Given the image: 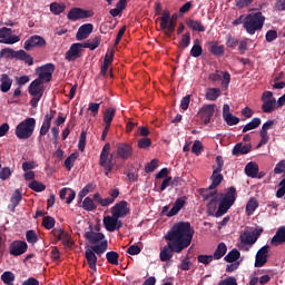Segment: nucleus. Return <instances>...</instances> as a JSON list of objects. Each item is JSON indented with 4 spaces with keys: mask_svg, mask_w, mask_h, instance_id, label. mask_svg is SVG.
<instances>
[{
    "mask_svg": "<svg viewBox=\"0 0 285 285\" xmlns=\"http://www.w3.org/2000/svg\"><path fill=\"white\" fill-rule=\"evenodd\" d=\"M194 235L195 229H193L190 223L180 222L174 225L165 236L168 243L160 250V261L170 262L173 259V253H181V250L188 248Z\"/></svg>",
    "mask_w": 285,
    "mask_h": 285,
    "instance_id": "1",
    "label": "nucleus"
},
{
    "mask_svg": "<svg viewBox=\"0 0 285 285\" xmlns=\"http://www.w3.org/2000/svg\"><path fill=\"white\" fill-rule=\"evenodd\" d=\"M35 128H37V119L26 118L16 126L14 135L18 139H30L35 135Z\"/></svg>",
    "mask_w": 285,
    "mask_h": 285,
    "instance_id": "2",
    "label": "nucleus"
},
{
    "mask_svg": "<svg viewBox=\"0 0 285 285\" xmlns=\"http://www.w3.org/2000/svg\"><path fill=\"white\" fill-rule=\"evenodd\" d=\"M85 237L90 242V244H96L91 247V250L97 255H102V253L108 250V240H106V236H104V234L90 230L85 233Z\"/></svg>",
    "mask_w": 285,
    "mask_h": 285,
    "instance_id": "3",
    "label": "nucleus"
},
{
    "mask_svg": "<svg viewBox=\"0 0 285 285\" xmlns=\"http://www.w3.org/2000/svg\"><path fill=\"white\" fill-rule=\"evenodd\" d=\"M264 21H266V18L262 12H256L247 14L243 24L248 35H255L257 30H262V28H264Z\"/></svg>",
    "mask_w": 285,
    "mask_h": 285,
    "instance_id": "4",
    "label": "nucleus"
},
{
    "mask_svg": "<svg viewBox=\"0 0 285 285\" xmlns=\"http://www.w3.org/2000/svg\"><path fill=\"white\" fill-rule=\"evenodd\" d=\"M28 92L31 97L30 106L37 108L39 106V101H41V97H43V92H46V86L41 79L33 80L29 87Z\"/></svg>",
    "mask_w": 285,
    "mask_h": 285,
    "instance_id": "5",
    "label": "nucleus"
},
{
    "mask_svg": "<svg viewBox=\"0 0 285 285\" xmlns=\"http://www.w3.org/2000/svg\"><path fill=\"white\" fill-rule=\"evenodd\" d=\"M233 204H235V187H229L226 194L220 195V204L216 212V217L226 215Z\"/></svg>",
    "mask_w": 285,
    "mask_h": 285,
    "instance_id": "6",
    "label": "nucleus"
},
{
    "mask_svg": "<svg viewBox=\"0 0 285 285\" xmlns=\"http://www.w3.org/2000/svg\"><path fill=\"white\" fill-rule=\"evenodd\" d=\"M99 166L104 168L106 177L110 175L112 168H115V163H112V154H110V144L107 142L100 153Z\"/></svg>",
    "mask_w": 285,
    "mask_h": 285,
    "instance_id": "7",
    "label": "nucleus"
},
{
    "mask_svg": "<svg viewBox=\"0 0 285 285\" xmlns=\"http://www.w3.org/2000/svg\"><path fill=\"white\" fill-rule=\"evenodd\" d=\"M264 233V229L257 227H246L244 232L240 234V244L243 246H253L257 239H259V235Z\"/></svg>",
    "mask_w": 285,
    "mask_h": 285,
    "instance_id": "8",
    "label": "nucleus"
},
{
    "mask_svg": "<svg viewBox=\"0 0 285 285\" xmlns=\"http://www.w3.org/2000/svg\"><path fill=\"white\" fill-rule=\"evenodd\" d=\"M19 41H21V37L12 35V29L8 27L0 28V43L13 46V43H19Z\"/></svg>",
    "mask_w": 285,
    "mask_h": 285,
    "instance_id": "9",
    "label": "nucleus"
},
{
    "mask_svg": "<svg viewBox=\"0 0 285 285\" xmlns=\"http://www.w3.org/2000/svg\"><path fill=\"white\" fill-rule=\"evenodd\" d=\"M262 110L264 112H274L277 108V100L273 97L272 91H265L262 96Z\"/></svg>",
    "mask_w": 285,
    "mask_h": 285,
    "instance_id": "10",
    "label": "nucleus"
},
{
    "mask_svg": "<svg viewBox=\"0 0 285 285\" xmlns=\"http://www.w3.org/2000/svg\"><path fill=\"white\" fill-rule=\"evenodd\" d=\"M36 72L38 75L37 79H40L42 83H48V81L52 79V72H55V65L47 63L42 67L37 68Z\"/></svg>",
    "mask_w": 285,
    "mask_h": 285,
    "instance_id": "11",
    "label": "nucleus"
},
{
    "mask_svg": "<svg viewBox=\"0 0 285 285\" xmlns=\"http://www.w3.org/2000/svg\"><path fill=\"white\" fill-rule=\"evenodd\" d=\"M95 14L91 10H83L81 8L71 9L67 17L70 21H79V19H90Z\"/></svg>",
    "mask_w": 285,
    "mask_h": 285,
    "instance_id": "12",
    "label": "nucleus"
},
{
    "mask_svg": "<svg viewBox=\"0 0 285 285\" xmlns=\"http://www.w3.org/2000/svg\"><path fill=\"white\" fill-rule=\"evenodd\" d=\"M102 224L108 233H115V230H119V228H121V220H119V218L112 214L111 216H105Z\"/></svg>",
    "mask_w": 285,
    "mask_h": 285,
    "instance_id": "13",
    "label": "nucleus"
},
{
    "mask_svg": "<svg viewBox=\"0 0 285 285\" xmlns=\"http://www.w3.org/2000/svg\"><path fill=\"white\" fill-rule=\"evenodd\" d=\"M130 213V205L128 202H119L111 208V215L116 216L118 219L126 217Z\"/></svg>",
    "mask_w": 285,
    "mask_h": 285,
    "instance_id": "14",
    "label": "nucleus"
},
{
    "mask_svg": "<svg viewBox=\"0 0 285 285\" xmlns=\"http://www.w3.org/2000/svg\"><path fill=\"white\" fill-rule=\"evenodd\" d=\"M208 79L214 82L220 81L223 88H228L230 85V73L226 71L217 70L214 73H210Z\"/></svg>",
    "mask_w": 285,
    "mask_h": 285,
    "instance_id": "15",
    "label": "nucleus"
},
{
    "mask_svg": "<svg viewBox=\"0 0 285 285\" xmlns=\"http://www.w3.org/2000/svg\"><path fill=\"white\" fill-rule=\"evenodd\" d=\"M268 250H271V247L268 245H265L261 249H258L255 257V268H262V266H264V264L268 262Z\"/></svg>",
    "mask_w": 285,
    "mask_h": 285,
    "instance_id": "16",
    "label": "nucleus"
},
{
    "mask_svg": "<svg viewBox=\"0 0 285 285\" xmlns=\"http://www.w3.org/2000/svg\"><path fill=\"white\" fill-rule=\"evenodd\" d=\"M198 115L204 124H210V119H213V115H215V105L203 106Z\"/></svg>",
    "mask_w": 285,
    "mask_h": 285,
    "instance_id": "17",
    "label": "nucleus"
},
{
    "mask_svg": "<svg viewBox=\"0 0 285 285\" xmlns=\"http://www.w3.org/2000/svg\"><path fill=\"white\" fill-rule=\"evenodd\" d=\"M83 45L81 43H73L69 48V50L66 52V59L67 61H75L76 59H79L81 57V50H83Z\"/></svg>",
    "mask_w": 285,
    "mask_h": 285,
    "instance_id": "18",
    "label": "nucleus"
},
{
    "mask_svg": "<svg viewBox=\"0 0 285 285\" xmlns=\"http://www.w3.org/2000/svg\"><path fill=\"white\" fill-rule=\"evenodd\" d=\"M46 46V40L41 36H33L29 38L24 45V50H32V48H43Z\"/></svg>",
    "mask_w": 285,
    "mask_h": 285,
    "instance_id": "19",
    "label": "nucleus"
},
{
    "mask_svg": "<svg viewBox=\"0 0 285 285\" xmlns=\"http://www.w3.org/2000/svg\"><path fill=\"white\" fill-rule=\"evenodd\" d=\"M28 250V244L22 240H16L10 246L11 255L19 256L23 255Z\"/></svg>",
    "mask_w": 285,
    "mask_h": 285,
    "instance_id": "20",
    "label": "nucleus"
},
{
    "mask_svg": "<svg viewBox=\"0 0 285 285\" xmlns=\"http://www.w3.org/2000/svg\"><path fill=\"white\" fill-rule=\"evenodd\" d=\"M117 157H119V159H130V157H132V147L128 144L118 145Z\"/></svg>",
    "mask_w": 285,
    "mask_h": 285,
    "instance_id": "21",
    "label": "nucleus"
},
{
    "mask_svg": "<svg viewBox=\"0 0 285 285\" xmlns=\"http://www.w3.org/2000/svg\"><path fill=\"white\" fill-rule=\"evenodd\" d=\"M92 24L91 23H85L82 24L76 35V38L78 41H83V39H88V37H90V35H92Z\"/></svg>",
    "mask_w": 285,
    "mask_h": 285,
    "instance_id": "22",
    "label": "nucleus"
},
{
    "mask_svg": "<svg viewBox=\"0 0 285 285\" xmlns=\"http://www.w3.org/2000/svg\"><path fill=\"white\" fill-rule=\"evenodd\" d=\"M52 119H55V111H50L49 114H47L45 116V120H43L42 126L40 128L41 137L48 135V132L50 130V126L52 124Z\"/></svg>",
    "mask_w": 285,
    "mask_h": 285,
    "instance_id": "23",
    "label": "nucleus"
},
{
    "mask_svg": "<svg viewBox=\"0 0 285 285\" xmlns=\"http://www.w3.org/2000/svg\"><path fill=\"white\" fill-rule=\"evenodd\" d=\"M272 246H282L285 244V227L282 226L276 230V234L271 239Z\"/></svg>",
    "mask_w": 285,
    "mask_h": 285,
    "instance_id": "24",
    "label": "nucleus"
},
{
    "mask_svg": "<svg viewBox=\"0 0 285 285\" xmlns=\"http://www.w3.org/2000/svg\"><path fill=\"white\" fill-rule=\"evenodd\" d=\"M186 206V197H180L177 198L176 202L174 203V206L168 212L167 217H175Z\"/></svg>",
    "mask_w": 285,
    "mask_h": 285,
    "instance_id": "25",
    "label": "nucleus"
},
{
    "mask_svg": "<svg viewBox=\"0 0 285 285\" xmlns=\"http://www.w3.org/2000/svg\"><path fill=\"white\" fill-rule=\"evenodd\" d=\"M115 115H117V110L112 107H109L105 110L102 115V121L107 128H110L112 125V120L115 119Z\"/></svg>",
    "mask_w": 285,
    "mask_h": 285,
    "instance_id": "26",
    "label": "nucleus"
},
{
    "mask_svg": "<svg viewBox=\"0 0 285 285\" xmlns=\"http://www.w3.org/2000/svg\"><path fill=\"white\" fill-rule=\"evenodd\" d=\"M95 250L87 249L85 253V257L87 259V264L91 271H97V255H95Z\"/></svg>",
    "mask_w": 285,
    "mask_h": 285,
    "instance_id": "27",
    "label": "nucleus"
},
{
    "mask_svg": "<svg viewBox=\"0 0 285 285\" xmlns=\"http://www.w3.org/2000/svg\"><path fill=\"white\" fill-rule=\"evenodd\" d=\"M222 97V89L219 88H208L206 89L205 98L207 101H217Z\"/></svg>",
    "mask_w": 285,
    "mask_h": 285,
    "instance_id": "28",
    "label": "nucleus"
},
{
    "mask_svg": "<svg viewBox=\"0 0 285 285\" xmlns=\"http://www.w3.org/2000/svg\"><path fill=\"white\" fill-rule=\"evenodd\" d=\"M0 81H1V85H0L1 92H8L10 88H12V79L7 73H3L1 76Z\"/></svg>",
    "mask_w": 285,
    "mask_h": 285,
    "instance_id": "29",
    "label": "nucleus"
},
{
    "mask_svg": "<svg viewBox=\"0 0 285 285\" xmlns=\"http://www.w3.org/2000/svg\"><path fill=\"white\" fill-rule=\"evenodd\" d=\"M245 173L247 177H257V174L259 173V166L256 163H248L245 167Z\"/></svg>",
    "mask_w": 285,
    "mask_h": 285,
    "instance_id": "30",
    "label": "nucleus"
},
{
    "mask_svg": "<svg viewBox=\"0 0 285 285\" xmlns=\"http://www.w3.org/2000/svg\"><path fill=\"white\" fill-rule=\"evenodd\" d=\"M250 153V145H243L242 142H238L234 149H233V155H248Z\"/></svg>",
    "mask_w": 285,
    "mask_h": 285,
    "instance_id": "31",
    "label": "nucleus"
},
{
    "mask_svg": "<svg viewBox=\"0 0 285 285\" xmlns=\"http://www.w3.org/2000/svg\"><path fill=\"white\" fill-rule=\"evenodd\" d=\"M239 257H242V254L237 248H234L224 257V259L228 264H233L235 262H239Z\"/></svg>",
    "mask_w": 285,
    "mask_h": 285,
    "instance_id": "32",
    "label": "nucleus"
},
{
    "mask_svg": "<svg viewBox=\"0 0 285 285\" xmlns=\"http://www.w3.org/2000/svg\"><path fill=\"white\" fill-rule=\"evenodd\" d=\"M228 250V247L226 246V243H219L214 252V259H222L224 255H226Z\"/></svg>",
    "mask_w": 285,
    "mask_h": 285,
    "instance_id": "33",
    "label": "nucleus"
},
{
    "mask_svg": "<svg viewBox=\"0 0 285 285\" xmlns=\"http://www.w3.org/2000/svg\"><path fill=\"white\" fill-rule=\"evenodd\" d=\"M187 26L190 30H195L196 32H206V28L199 20L189 19L187 20Z\"/></svg>",
    "mask_w": 285,
    "mask_h": 285,
    "instance_id": "34",
    "label": "nucleus"
},
{
    "mask_svg": "<svg viewBox=\"0 0 285 285\" xmlns=\"http://www.w3.org/2000/svg\"><path fill=\"white\" fill-rule=\"evenodd\" d=\"M0 57L4 59H18L19 51H14L12 48H4L0 51Z\"/></svg>",
    "mask_w": 285,
    "mask_h": 285,
    "instance_id": "35",
    "label": "nucleus"
},
{
    "mask_svg": "<svg viewBox=\"0 0 285 285\" xmlns=\"http://www.w3.org/2000/svg\"><path fill=\"white\" fill-rule=\"evenodd\" d=\"M219 173H222V171L213 170V175L210 177L212 185L209 186L210 190L215 189L216 186H219V184H222L224 176H222V174H219Z\"/></svg>",
    "mask_w": 285,
    "mask_h": 285,
    "instance_id": "36",
    "label": "nucleus"
},
{
    "mask_svg": "<svg viewBox=\"0 0 285 285\" xmlns=\"http://www.w3.org/2000/svg\"><path fill=\"white\" fill-rule=\"evenodd\" d=\"M205 199H210L208 203L209 210H215L217 208V202H219V196L217 193H210L205 196Z\"/></svg>",
    "mask_w": 285,
    "mask_h": 285,
    "instance_id": "37",
    "label": "nucleus"
},
{
    "mask_svg": "<svg viewBox=\"0 0 285 285\" xmlns=\"http://www.w3.org/2000/svg\"><path fill=\"white\" fill-rule=\"evenodd\" d=\"M209 46V52H212V55H216V57L224 55V46H219L217 41H212Z\"/></svg>",
    "mask_w": 285,
    "mask_h": 285,
    "instance_id": "38",
    "label": "nucleus"
},
{
    "mask_svg": "<svg viewBox=\"0 0 285 285\" xmlns=\"http://www.w3.org/2000/svg\"><path fill=\"white\" fill-rule=\"evenodd\" d=\"M259 207V203H257L256 198H249L246 205V215L250 216L257 210Z\"/></svg>",
    "mask_w": 285,
    "mask_h": 285,
    "instance_id": "39",
    "label": "nucleus"
},
{
    "mask_svg": "<svg viewBox=\"0 0 285 285\" xmlns=\"http://www.w3.org/2000/svg\"><path fill=\"white\" fill-rule=\"evenodd\" d=\"M204 52V49L202 48V42L199 39L194 40V46L190 50L191 57H202V53Z\"/></svg>",
    "mask_w": 285,
    "mask_h": 285,
    "instance_id": "40",
    "label": "nucleus"
},
{
    "mask_svg": "<svg viewBox=\"0 0 285 285\" xmlns=\"http://www.w3.org/2000/svg\"><path fill=\"white\" fill-rule=\"evenodd\" d=\"M94 199L95 202H97V204H99L100 206H110V204H115L114 198L107 197V198H101V195H99V193H96L94 195Z\"/></svg>",
    "mask_w": 285,
    "mask_h": 285,
    "instance_id": "41",
    "label": "nucleus"
},
{
    "mask_svg": "<svg viewBox=\"0 0 285 285\" xmlns=\"http://www.w3.org/2000/svg\"><path fill=\"white\" fill-rule=\"evenodd\" d=\"M18 59L24 61V63H27L28 66H32L35 63V59L32 58V56L23 50L18 51Z\"/></svg>",
    "mask_w": 285,
    "mask_h": 285,
    "instance_id": "42",
    "label": "nucleus"
},
{
    "mask_svg": "<svg viewBox=\"0 0 285 285\" xmlns=\"http://www.w3.org/2000/svg\"><path fill=\"white\" fill-rule=\"evenodd\" d=\"M262 126V119L261 118H254L250 122L245 125L243 128V132H248L249 130H255V128H259Z\"/></svg>",
    "mask_w": 285,
    "mask_h": 285,
    "instance_id": "43",
    "label": "nucleus"
},
{
    "mask_svg": "<svg viewBox=\"0 0 285 285\" xmlns=\"http://www.w3.org/2000/svg\"><path fill=\"white\" fill-rule=\"evenodd\" d=\"M65 11H66L65 3L52 2L50 4V12H52V14H61V12H65Z\"/></svg>",
    "mask_w": 285,
    "mask_h": 285,
    "instance_id": "44",
    "label": "nucleus"
},
{
    "mask_svg": "<svg viewBox=\"0 0 285 285\" xmlns=\"http://www.w3.org/2000/svg\"><path fill=\"white\" fill-rule=\"evenodd\" d=\"M82 208L88 212H92L97 209V204H95V200L90 197H86L82 202Z\"/></svg>",
    "mask_w": 285,
    "mask_h": 285,
    "instance_id": "45",
    "label": "nucleus"
},
{
    "mask_svg": "<svg viewBox=\"0 0 285 285\" xmlns=\"http://www.w3.org/2000/svg\"><path fill=\"white\" fill-rule=\"evenodd\" d=\"M261 141L257 145V148H262V146H266V144H268V141L271 140V136H268V131H266L265 129H261Z\"/></svg>",
    "mask_w": 285,
    "mask_h": 285,
    "instance_id": "46",
    "label": "nucleus"
},
{
    "mask_svg": "<svg viewBox=\"0 0 285 285\" xmlns=\"http://www.w3.org/2000/svg\"><path fill=\"white\" fill-rule=\"evenodd\" d=\"M106 257L109 264H112L114 266L119 265V254H117V252H109L106 254Z\"/></svg>",
    "mask_w": 285,
    "mask_h": 285,
    "instance_id": "47",
    "label": "nucleus"
},
{
    "mask_svg": "<svg viewBox=\"0 0 285 285\" xmlns=\"http://www.w3.org/2000/svg\"><path fill=\"white\" fill-rule=\"evenodd\" d=\"M77 157H79V155L71 154L68 158H66L65 167L67 168V170H72V167L75 166V163L77 161Z\"/></svg>",
    "mask_w": 285,
    "mask_h": 285,
    "instance_id": "48",
    "label": "nucleus"
},
{
    "mask_svg": "<svg viewBox=\"0 0 285 285\" xmlns=\"http://www.w3.org/2000/svg\"><path fill=\"white\" fill-rule=\"evenodd\" d=\"M29 188H31V190H35L36 193H43V190H46V185L40 181L32 180L29 184Z\"/></svg>",
    "mask_w": 285,
    "mask_h": 285,
    "instance_id": "49",
    "label": "nucleus"
},
{
    "mask_svg": "<svg viewBox=\"0 0 285 285\" xmlns=\"http://www.w3.org/2000/svg\"><path fill=\"white\" fill-rule=\"evenodd\" d=\"M100 107L101 102H90L87 110L90 112L91 117H97Z\"/></svg>",
    "mask_w": 285,
    "mask_h": 285,
    "instance_id": "50",
    "label": "nucleus"
},
{
    "mask_svg": "<svg viewBox=\"0 0 285 285\" xmlns=\"http://www.w3.org/2000/svg\"><path fill=\"white\" fill-rule=\"evenodd\" d=\"M21 199H22L21 191H19V189H16V191L11 197L12 210H14L17 206H19V202H21Z\"/></svg>",
    "mask_w": 285,
    "mask_h": 285,
    "instance_id": "51",
    "label": "nucleus"
},
{
    "mask_svg": "<svg viewBox=\"0 0 285 285\" xmlns=\"http://www.w3.org/2000/svg\"><path fill=\"white\" fill-rule=\"evenodd\" d=\"M56 220L52 216H46L42 219V226L47 228V230H51V228H55Z\"/></svg>",
    "mask_w": 285,
    "mask_h": 285,
    "instance_id": "52",
    "label": "nucleus"
},
{
    "mask_svg": "<svg viewBox=\"0 0 285 285\" xmlns=\"http://www.w3.org/2000/svg\"><path fill=\"white\" fill-rule=\"evenodd\" d=\"M202 150H204V145L199 140H195L191 146V153L196 156L202 155Z\"/></svg>",
    "mask_w": 285,
    "mask_h": 285,
    "instance_id": "53",
    "label": "nucleus"
},
{
    "mask_svg": "<svg viewBox=\"0 0 285 285\" xmlns=\"http://www.w3.org/2000/svg\"><path fill=\"white\" fill-rule=\"evenodd\" d=\"M169 23H170V13L164 11V13L161 16V21H160L161 30H166V28H168Z\"/></svg>",
    "mask_w": 285,
    "mask_h": 285,
    "instance_id": "54",
    "label": "nucleus"
},
{
    "mask_svg": "<svg viewBox=\"0 0 285 285\" xmlns=\"http://www.w3.org/2000/svg\"><path fill=\"white\" fill-rule=\"evenodd\" d=\"M1 279L4 284H12L14 282V274L12 272H4L1 275Z\"/></svg>",
    "mask_w": 285,
    "mask_h": 285,
    "instance_id": "55",
    "label": "nucleus"
},
{
    "mask_svg": "<svg viewBox=\"0 0 285 285\" xmlns=\"http://www.w3.org/2000/svg\"><path fill=\"white\" fill-rule=\"evenodd\" d=\"M159 167V160L153 159L148 165L145 167L146 173H155Z\"/></svg>",
    "mask_w": 285,
    "mask_h": 285,
    "instance_id": "56",
    "label": "nucleus"
},
{
    "mask_svg": "<svg viewBox=\"0 0 285 285\" xmlns=\"http://www.w3.org/2000/svg\"><path fill=\"white\" fill-rule=\"evenodd\" d=\"M227 126H237V124H239V119L235 116H233V114H229L227 116L224 117Z\"/></svg>",
    "mask_w": 285,
    "mask_h": 285,
    "instance_id": "57",
    "label": "nucleus"
},
{
    "mask_svg": "<svg viewBox=\"0 0 285 285\" xmlns=\"http://www.w3.org/2000/svg\"><path fill=\"white\" fill-rule=\"evenodd\" d=\"M78 149L83 153L86 150V131H82L79 137Z\"/></svg>",
    "mask_w": 285,
    "mask_h": 285,
    "instance_id": "58",
    "label": "nucleus"
},
{
    "mask_svg": "<svg viewBox=\"0 0 285 285\" xmlns=\"http://www.w3.org/2000/svg\"><path fill=\"white\" fill-rule=\"evenodd\" d=\"M214 256L213 255H199L198 256V262L200 264H210V262H213Z\"/></svg>",
    "mask_w": 285,
    "mask_h": 285,
    "instance_id": "59",
    "label": "nucleus"
},
{
    "mask_svg": "<svg viewBox=\"0 0 285 285\" xmlns=\"http://www.w3.org/2000/svg\"><path fill=\"white\" fill-rule=\"evenodd\" d=\"M190 106V95L185 96L180 101V108L181 110H188V107Z\"/></svg>",
    "mask_w": 285,
    "mask_h": 285,
    "instance_id": "60",
    "label": "nucleus"
},
{
    "mask_svg": "<svg viewBox=\"0 0 285 285\" xmlns=\"http://www.w3.org/2000/svg\"><path fill=\"white\" fill-rule=\"evenodd\" d=\"M285 170V160H281L274 168L275 175H282Z\"/></svg>",
    "mask_w": 285,
    "mask_h": 285,
    "instance_id": "61",
    "label": "nucleus"
},
{
    "mask_svg": "<svg viewBox=\"0 0 285 285\" xmlns=\"http://www.w3.org/2000/svg\"><path fill=\"white\" fill-rule=\"evenodd\" d=\"M26 237H27V242L29 244H36L37 242V234L32 230H28L27 234H26Z\"/></svg>",
    "mask_w": 285,
    "mask_h": 285,
    "instance_id": "62",
    "label": "nucleus"
},
{
    "mask_svg": "<svg viewBox=\"0 0 285 285\" xmlns=\"http://www.w3.org/2000/svg\"><path fill=\"white\" fill-rule=\"evenodd\" d=\"M254 0H235L237 8H248Z\"/></svg>",
    "mask_w": 285,
    "mask_h": 285,
    "instance_id": "63",
    "label": "nucleus"
},
{
    "mask_svg": "<svg viewBox=\"0 0 285 285\" xmlns=\"http://www.w3.org/2000/svg\"><path fill=\"white\" fill-rule=\"evenodd\" d=\"M218 285H237V279L235 277H227L220 281Z\"/></svg>",
    "mask_w": 285,
    "mask_h": 285,
    "instance_id": "64",
    "label": "nucleus"
}]
</instances>
